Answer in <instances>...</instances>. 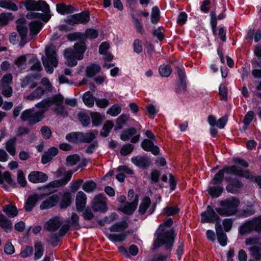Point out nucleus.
<instances>
[{
  "label": "nucleus",
  "mask_w": 261,
  "mask_h": 261,
  "mask_svg": "<svg viewBox=\"0 0 261 261\" xmlns=\"http://www.w3.org/2000/svg\"><path fill=\"white\" fill-rule=\"evenodd\" d=\"M28 178L33 183L43 182L47 180L48 176L42 172L34 171L30 173Z\"/></svg>",
  "instance_id": "aec40b11"
},
{
  "label": "nucleus",
  "mask_w": 261,
  "mask_h": 261,
  "mask_svg": "<svg viewBox=\"0 0 261 261\" xmlns=\"http://www.w3.org/2000/svg\"><path fill=\"white\" fill-rule=\"evenodd\" d=\"M98 32L96 30L89 29H87L85 32V36L89 39H95L98 36Z\"/></svg>",
  "instance_id": "338daca9"
},
{
  "label": "nucleus",
  "mask_w": 261,
  "mask_h": 261,
  "mask_svg": "<svg viewBox=\"0 0 261 261\" xmlns=\"http://www.w3.org/2000/svg\"><path fill=\"white\" fill-rule=\"evenodd\" d=\"M89 21V17H70L65 20V22L70 26L76 24H86Z\"/></svg>",
  "instance_id": "72a5a7b5"
},
{
  "label": "nucleus",
  "mask_w": 261,
  "mask_h": 261,
  "mask_svg": "<svg viewBox=\"0 0 261 261\" xmlns=\"http://www.w3.org/2000/svg\"><path fill=\"white\" fill-rule=\"evenodd\" d=\"M251 256L258 260L261 258V242L259 246H252L249 248Z\"/></svg>",
  "instance_id": "f704fd0d"
},
{
  "label": "nucleus",
  "mask_w": 261,
  "mask_h": 261,
  "mask_svg": "<svg viewBox=\"0 0 261 261\" xmlns=\"http://www.w3.org/2000/svg\"><path fill=\"white\" fill-rule=\"evenodd\" d=\"M12 79V74L7 73L5 74L0 81V90L5 97H10L12 95L13 89L11 86Z\"/></svg>",
  "instance_id": "9b49d317"
},
{
  "label": "nucleus",
  "mask_w": 261,
  "mask_h": 261,
  "mask_svg": "<svg viewBox=\"0 0 261 261\" xmlns=\"http://www.w3.org/2000/svg\"><path fill=\"white\" fill-rule=\"evenodd\" d=\"M4 252L6 254L8 255L12 254L15 252V248L12 244L8 242L4 246Z\"/></svg>",
  "instance_id": "69168bd1"
},
{
  "label": "nucleus",
  "mask_w": 261,
  "mask_h": 261,
  "mask_svg": "<svg viewBox=\"0 0 261 261\" xmlns=\"http://www.w3.org/2000/svg\"><path fill=\"white\" fill-rule=\"evenodd\" d=\"M91 117L93 125L96 126L99 125L103 119V117L97 112H92Z\"/></svg>",
  "instance_id": "de8ad7c7"
},
{
  "label": "nucleus",
  "mask_w": 261,
  "mask_h": 261,
  "mask_svg": "<svg viewBox=\"0 0 261 261\" xmlns=\"http://www.w3.org/2000/svg\"><path fill=\"white\" fill-rule=\"evenodd\" d=\"M132 161L136 166L142 168L148 167L150 163L148 158L141 156L133 157Z\"/></svg>",
  "instance_id": "393cba45"
},
{
  "label": "nucleus",
  "mask_w": 261,
  "mask_h": 261,
  "mask_svg": "<svg viewBox=\"0 0 261 261\" xmlns=\"http://www.w3.org/2000/svg\"><path fill=\"white\" fill-rule=\"evenodd\" d=\"M78 118L83 126H88L90 122V118L88 115L83 112L78 114Z\"/></svg>",
  "instance_id": "6e6d98bb"
},
{
  "label": "nucleus",
  "mask_w": 261,
  "mask_h": 261,
  "mask_svg": "<svg viewBox=\"0 0 261 261\" xmlns=\"http://www.w3.org/2000/svg\"><path fill=\"white\" fill-rule=\"evenodd\" d=\"M80 161V156L76 154L68 155L66 158V164L69 166H73Z\"/></svg>",
  "instance_id": "603ef678"
},
{
  "label": "nucleus",
  "mask_w": 261,
  "mask_h": 261,
  "mask_svg": "<svg viewBox=\"0 0 261 261\" xmlns=\"http://www.w3.org/2000/svg\"><path fill=\"white\" fill-rule=\"evenodd\" d=\"M44 92L45 90L43 87H38L30 94L24 96V98L29 100L40 99L44 95Z\"/></svg>",
  "instance_id": "bb28decb"
},
{
  "label": "nucleus",
  "mask_w": 261,
  "mask_h": 261,
  "mask_svg": "<svg viewBox=\"0 0 261 261\" xmlns=\"http://www.w3.org/2000/svg\"><path fill=\"white\" fill-rule=\"evenodd\" d=\"M113 127L114 123L112 121H107L103 126L102 129L100 132V135L103 137L108 136Z\"/></svg>",
  "instance_id": "ea45409f"
},
{
  "label": "nucleus",
  "mask_w": 261,
  "mask_h": 261,
  "mask_svg": "<svg viewBox=\"0 0 261 261\" xmlns=\"http://www.w3.org/2000/svg\"><path fill=\"white\" fill-rule=\"evenodd\" d=\"M86 46L84 42L75 43L73 48H67L64 50V56L66 59V64L71 67L77 65V60L83 59Z\"/></svg>",
  "instance_id": "f03ea898"
},
{
  "label": "nucleus",
  "mask_w": 261,
  "mask_h": 261,
  "mask_svg": "<svg viewBox=\"0 0 261 261\" xmlns=\"http://www.w3.org/2000/svg\"><path fill=\"white\" fill-rule=\"evenodd\" d=\"M35 259L40 258L43 255L44 250L40 242H36L35 244Z\"/></svg>",
  "instance_id": "09e8293b"
},
{
  "label": "nucleus",
  "mask_w": 261,
  "mask_h": 261,
  "mask_svg": "<svg viewBox=\"0 0 261 261\" xmlns=\"http://www.w3.org/2000/svg\"><path fill=\"white\" fill-rule=\"evenodd\" d=\"M137 133V129L134 127H130L122 132L120 135V139L123 141H127Z\"/></svg>",
  "instance_id": "e433bc0d"
},
{
  "label": "nucleus",
  "mask_w": 261,
  "mask_h": 261,
  "mask_svg": "<svg viewBox=\"0 0 261 261\" xmlns=\"http://www.w3.org/2000/svg\"><path fill=\"white\" fill-rule=\"evenodd\" d=\"M50 6L44 0H30V13L20 16H52Z\"/></svg>",
  "instance_id": "7ed1b4c3"
},
{
  "label": "nucleus",
  "mask_w": 261,
  "mask_h": 261,
  "mask_svg": "<svg viewBox=\"0 0 261 261\" xmlns=\"http://www.w3.org/2000/svg\"><path fill=\"white\" fill-rule=\"evenodd\" d=\"M29 63L32 64L31 67V70L39 71L42 68L40 62L34 56L30 60Z\"/></svg>",
  "instance_id": "5fc2aeb1"
},
{
  "label": "nucleus",
  "mask_w": 261,
  "mask_h": 261,
  "mask_svg": "<svg viewBox=\"0 0 261 261\" xmlns=\"http://www.w3.org/2000/svg\"><path fill=\"white\" fill-rule=\"evenodd\" d=\"M0 226L6 232H9L12 228V223L4 215H0Z\"/></svg>",
  "instance_id": "79ce46f5"
},
{
  "label": "nucleus",
  "mask_w": 261,
  "mask_h": 261,
  "mask_svg": "<svg viewBox=\"0 0 261 261\" xmlns=\"http://www.w3.org/2000/svg\"><path fill=\"white\" fill-rule=\"evenodd\" d=\"M4 212L9 217L13 218L18 214L17 210L15 206L12 205H6L3 207Z\"/></svg>",
  "instance_id": "37998d69"
},
{
  "label": "nucleus",
  "mask_w": 261,
  "mask_h": 261,
  "mask_svg": "<svg viewBox=\"0 0 261 261\" xmlns=\"http://www.w3.org/2000/svg\"><path fill=\"white\" fill-rule=\"evenodd\" d=\"M17 138L13 137L9 139L6 142L5 148L7 151L12 156L16 154V146Z\"/></svg>",
  "instance_id": "7c9ffc66"
},
{
  "label": "nucleus",
  "mask_w": 261,
  "mask_h": 261,
  "mask_svg": "<svg viewBox=\"0 0 261 261\" xmlns=\"http://www.w3.org/2000/svg\"><path fill=\"white\" fill-rule=\"evenodd\" d=\"M101 68L96 64H92L86 67V75L88 77H92L100 72Z\"/></svg>",
  "instance_id": "473e14b6"
},
{
  "label": "nucleus",
  "mask_w": 261,
  "mask_h": 261,
  "mask_svg": "<svg viewBox=\"0 0 261 261\" xmlns=\"http://www.w3.org/2000/svg\"><path fill=\"white\" fill-rule=\"evenodd\" d=\"M30 27V36L32 38L38 34L43 27L41 20L32 21L29 23Z\"/></svg>",
  "instance_id": "b1692460"
},
{
  "label": "nucleus",
  "mask_w": 261,
  "mask_h": 261,
  "mask_svg": "<svg viewBox=\"0 0 261 261\" xmlns=\"http://www.w3.org/2000/svg\"><path fill=\"white\" fill-rule=\"evenodd\" d=\"M39 199V196L37 194L31 195L28 196L24 206L27 211H31Z\"/></svg>",
  "instance_id": "c756f323"
},
{
  "label": "nucleus",
  "mask_w": 261,
  "mask_h": 261,
  "mask_svg": "<svg viewBox=\"0 0 261 261\" xmlns=\"http://www.w3.org/2000/svg\"><path fill=\"white\" fill-rule=\"evenodd\" d=\"M40 131L45 139H48L51 137V131L48 127L46 126H42Z\"/></svg>",
  "instance_id": "774afa93"
},
{
  "label": "nucleus",
  "mask_w": 261,
  "mask_h": 261,
  "mask_svg": "<svg viewBox=\"0 0 261 261\" xmlns=\"http://www.w3.org/2000/svg\"><path fill=\"white\" fill-rule=\"evenodd\" d=\"M243 186V184L239 179L235 178L226 187V190L231 193H236Z\"/></svg>",
  "instance_id": "c85d7f7f"
},
{
  "label": "nucleus",
  "mask_w": 261,
  "mask_h": 261,
  "mask_svg": "<svg viewBox=\"0 0 261 261\" xmlns=\"http://www.w3.org/2000/svg\"><path fill=\"white\" fill-rule=\"evenodd\" d=\"M129 119V115L126 114H122L117 119V123L119 128H121L122 125L124 124Z\"/></svg>",
  "instance_id": "680f3d73"
},
{
  "label": "nucleus",
  "mask_w": 261,
  "mask_h": 261,
  "mask_svg": "<svg viewBox=\"0 0 261 261\" xmlns=\"http://www.w3.org/2000/svg\"><path fill=\"white\" fill-rule=\"evenodd\" d=\"M128 223L126 220H123L120 222L116 223L110 227V230L111 232H122L128 228Z\"/></svg>",
  "instance_id": "2f4dec72"
},
{
  "label": "nucleus",
  "mask_w": 261,
  "mask_h": 261,
  "mask_svg": "<svg viewBox=\"0 0 261 261\" xmlns=\"http://www.w3.org/2000/svg\"><path fill=\"white\" fill-rule=\"evenodd\" d=\"M225 172L228 174H233L239 175L249 180L253 179V174L249 171L243 170L241 167L237 165H234L232 166H226L223 169L219 170L213 178L212 183L216 185L221 184L223 181Z\"/></svg>",
  "instance_id": "f257e3e1"
},
{
  "label": "nucleus",
  "mask_w": 261,
  "mask_h": 261,
  "mask_svg": "<svg viewBox=\"0 0 261 261\" xmlns=\"http://www.w3.org/2000/svg\"><path fill=\"white\" fill-rule=\"evenodd\" d=\"M57 13L61 15H71L75 12L79 11V8L76 5L67 4L64 2L58 3L56 5Z\"/></svg>",
  "instance_id": "4468645a"
},
{
  "label": "nucleus",
  "mask_w": 261,
  "mask_h": 261,
  "mask_svg": "<svg viewBox=\"0 0 261 261\" xmlns=\"http://www.w3.org/2000/svg\"><path fill=\"white\" fill-rule=\"evenodd\" d=\"M134 149V145L128 143L122 146L120 150V153L123 155H126L130 153L133 151Z\"/></svg>",
  "instance_id": "13d9d810"
},
{
  "label": "nucleus",
  "mask_w": 261,
  "mask_h": 261,
  "mask_svg": "<svg viewBox=\"0 0 261 261\" xmlns=\"http://www.w3.org/2000/svg\"><path fill=\"white\" fill-rule=\"evenodd\" d=\"M97 188L96 184L92 180H88L82 185V189L87 193L93 192Z\"/></svg>",
  "instance_id": "c03bdc74"
},
{
  "label": "nucleus",
  "mask_w": 261,
  "mask_h": 261,
  "mask_svg": "<svg viewBox=\"0 0 261 261\" xmlns=\"http://www.w3.org/2000/svg\"><path fill=\"white\" fill-rule=\"evenodd\" d=\"M71 196L69 192H65L63 194L60 202V207L62 208H67L71 202Z\"/></svg>",
  "instance_id": "a19ab883"
},
{
  "label": "nucleus",
  "mask_w": 261,
  "mask_h": 261,
  "mask_svg": "<svg viewBox=\"0 0 261 261\" xmlns=\"http://www.w3.org/2000/svg\"><path fill=\"white\" fill-rule=\"evenodd\" d=\"M62 101H64V97L60 94H57L52 97L44 99L37 103L35 106L39 109H42L41 111H44V113L53 105H58Z\"/></svg>",
  "instance_id": "f8f14e48"
},
{
  "label": "nucleus",
  "mask_w": 261,
  "mask_h": 261,
  "mask_svg": "<svg viewBox=\"0 0 261 261\" xmlns=\"http://www.w3.org/2000/svg\"><path fill=\"white\" fill-rule=\"evenodd\" d=\"M121 107L117 105H114L108 110L107 114L112 116H116L121 113Z\"/></svg>",
  "instance_id": "4d7b16f0"
},
{
  "label": "nucleus",
  "mask_w": 261,
  "mask_h": 261,
  "mask_svg": "<svg viewBox=\"0 0 261 261\" xmlns=\"http://www.w3.org/2000/svg\"><path fill=\"white\" fill-rule=\"evenodd\" d=\"M174 231L172 229L160 234L156 238L154 241V247L155 248H159L162 245L165 244L166 245V250L170 251L174 242Z\"/></svg>",
  "instance_id": "1a4fd4ad"
},
{
  "label": "nucleus",
  "mask_w": 261,
  "mask_h": 261,
  "mask_svg": "<svg viewBox=\"0 0 261 261\" xmlns=\"http://www.w3.org/2000/svg\"><path fill=\"white\" fill-rule=\"evenodd\" d=\"M126 238V234L125 232H121L119 234H109L108 238L112 241L115 242H122L125 240Z\"/></svg>",
  "instance_id": "a18cd8bd"
},
{
  "label": "nucleus",
  "mask_w": 261,
  "mask_h": 261,
  "mask_svg": "<svg viewBox=\"0 0 261 261\" xmlns=\"http://www.w3.org/2000/svg\"><path fill=\"white\" fill-rule=\"evenodd\" d=\"M141 146L146 151H150L154 155L160 153L159 148L154 144L153 140L145 139L141 143Z\"/></svg>",
  "instance_id": "f3484780"
},
{
  "label": "nucleus",
  "mask_w": 261,
  "mask_h": 261,
  "mask_svg": "<svg viewBox=\"0 0 261 261\" xmlns=\"http://www.w3.org/2000/svg\"><path fill=\"white\" fill-rule=\"evenodd\" d=\"M60 218L54 217L48 220L44 224V228L48 231H57L62 225Z\"/></svg>",
  "instance_id": "6ab92c4d"
},
{
  "label": "nucleus",
  "mask_w": 261,
  "mask_h": 261,
  "mask_svg": "<svg viewBox=\"0 0 261 261\" xmlns=\"http://www.w3.org/2000/svg\"><path fill=\"white\" fill-rule=\"evenodd\" d=\"M17 182L21 187L26 186L27 181L25 178L24 173L22 171L18 170L17 172Z\"/></svg>",
  "instance_id": "bf43d9fd"
},
{
  "label": "nucleus",
  "mask_w": 261,
  "mask_h": 261,
  "mask_svg": "<svg viewBox=\"0 0 261 261\" xmlns=\"http://www.w3.org/2000/svg\"><path fill=\"white\" fill-rule=\"evenodd\" d=\"M208 193L213 198L218 197L223 192V188L222 186L218 185L217 186H212L208 189Z\"/></svg>",
  "instance_id": "4c0bfd02"
},
{
  "label": "nucleus",
  "mask_w": 261,
  "mask_h": 261,
  "mask_svg": "<svg viewBox=\"0 0 261 261\" xmlns=\"http://www.w3.org/2000/svg\"><path fill=\"white\" fill-rule=\"evenodd\" d=\"M58 152V150L56 147H51L47 151L45 152L41 158V162L45 164L50 162L53 158L56 156Z\"/></svg>",
  "instance_id": "a878e982"
},
{
  "label": "nucleus",
  "mask_w": 261,
  "mask_h": 261,
  "mask_svg": "<svg viewBox=\"0 0 261 261\" xmlns=\"http://www.w3.org/2000/svg\"><path fill=\"white\" fill-rule=\"evenodd\" d=\"M44 111L28 109L22 112L20 118L23 121H28L30 124H35L44 118Z\"/></svg>",
  "instance_id": "6e6552de"
},
{
  "label": "nucleus",
  "mask_w": 261,
  "mask_h": 261,
  "mask_svg": "<svg viewBox=\"0 0 261 261\" xmlns=\"http://www.w3.org/2000/svg\"><path fill=\"white\" fill-rule=\"evenodd\" d=\"M139 197L135 195V199L130 203H127L124 206L119 208V210L127 215L132 214L137 208L138 203Z\"/></svg>",
  "instance_id": "412c9836"
},
{
  "label": "nucleus",
  "mask_w": 261,
  "mask_h": 261,
  "mask_svg": "<svg viewBox=\"0 0 261 261\" xmlns=\"http://www.w3.org/2000/svg\"><path fill=\"white\" fill-rule=\"evenodd\" d=\"M215 229L218 240L221 245L224 246L227 244V238L224 232L220 222H217L215 225Z\"/></svg>",
  "instance_id": "4be33fe9"
},
{
  "label": "nucleus",
  "mask_w": 261,
  "mask_h": 261,
  "mask_svg": "<svg viewBox=\"0 0 261 261\" xmlns=\"http://www.w3.org/2000/svg\"><path fill=\"white\" fill-rule=\"evenodd\" d=\"M84 103L89 107H92L94 105V100L92 94L90 92H86L83 97Z\"/></svg>",
  "instance_id": "49530a36"
},
{
  "label": "nucleus",
  "mask_w": 261,
  "mask_h": 261,
  "mask_svg": "<svg viewBox=\"0 0 261 261\" xmlns=\"http://www.w3.org/2000/svg\"><path fill=\"white\" fill-rule=\"evenodd\" d=\"M42 61L46 71L49 73H52L54 67H56L58 64L56 52L54 46L46 47L45 56L42 57Z\"/></svg>",
  "instance_id": "423d86ee"
},
{
  "label": "nucleus",
  "mask_w": 261,
  "mask_h": 261,
  "mask_svg": "<svg viewBox=\"0 0 261 261\" xmlns=\"http://www.w3.org/2000/svg\"><path fill=\"white\" fill-rule=\"evenodd\" d=\"M176 69H177V75H178V77L181 82V88L184 91H186V83H185L186 75H185L184 70L178 67H176Z\"/></svg>",
  "instance_id": "864d4df0"
},
{
  "label": "nucleus",
  "mask_w": 261,
  "mask_h": 261,
  "mask_svg": "<svg viewBox=\"0 0 261 261\" xmlns=\"http://www.w3.org/2000/svg\"><path fill=\"white\" fill-rule=\"evenodd\" d=\"M254 229L258 232H261V216L252 219Z\"/></svg>",
  "instance_id": "0e129e2a"
},
{
  "label": "nucleus",
  "mask_w": 261,
  "mask_h": 261,
  "mask_svg": "<svg viewBox=\"0 0 261 261\" xmlns=\"http://www.w3.org/2000/svg\"><path fill=\"white\" fill-rule=\"evenodd\" d=\"M91 207L95 212H106L108 210L107 197L103 194L95 195L92 200Z\"/></svg>",
  "instance_id": "ddd939ff"
},
{
  "label": "nucleus",
  "mask_w": 261,
  "mask_h": 261,
  "mask_svg": "<svg viewBox=\"0 0 261 261\" xmlns=\"http://www.w3.org/2000/svg\"><path fill=\"white\" fill-rule=\"evenodd\" d=\"M159 73L162 76L168 77L172 72L171 66L169 65H162L159 67Z\"/></svg>",
  "instance_id": "8fccbe9b"
},
{
  "label": "nucleus",
  "mask_w": 261,
  "mask_h": 261,
  "mask_svg": "<svg viewBox=\"0 0 261 261\" xmlns=\"http://www.w3.org/2000/svg\"><path fill=\"white\" fill-rule=\"evenodd\" d=\"M63 101L58 105H55L53 110L57 115L65 118L68 116V113L65 106L63 105Z\"/></svg>",
  "instance_id": "58836bf2"
},
{
  "label": "nucleus",
  "mask_w": 261,
  "mask_h": 261,
  "mask_svg": "<svg viewBox=\"0 0 261 261\" xmlns=\"http://www.w3.org/2000/svg\"><path fill=\"white\" fill-rule=\"evenodd\" d=\"M201 222L202 223H212L214 221L220 222V217L216 213L215 211L208 205L206 210L202 213L201 215Z\"/></svg>",
  "instance_id": "dca6fc26"
},
{
  "label": "nucleus",
  "mask_w": 261,
  "mask_h": 261,
  "mask_svg": "<svg viewBox=\"0 0 261 261\" xmlns=\"http://www.w3.org/2000/svg\"><path fill=\"white\" fill-rule=\"evenodd\" d=\"M151 204V200L148 196H145L142 199L139 207L138 212L140 214L144 215L146 212L149 206Z\"/></svg>",
  "instance_id": "c9c22d12"
},
{
  "label": "nucleus",
  "mask_w": 261,
  "mask_h": 261,
  "mask_svg": "<svg viewBox=\"0 0 261 261\" xmlns=\"http://www.w3.org/2000/svg\"><path fill=\"white\" fill-rule=\"evenodd\" d=\"M54 174L55 177L57 178H60L63 175H65V176L62 179L55 180L50 182L44 187V189H49V190L50 191L51 189L65 186L71 179L73 172L71 171H69L65 173L63 169L59 168Z\"/></svg>",
  "instance_id": "0eeeda50"
},
{
  "label": "nucleus",
  "mask_w": 261,
  "mask_h": 261,
  "mask_svg": "<svg viewBox=\"0 0 261 261\" xmlns=\"http://www.w3.org/2000/svg\"><path fill=\"white\" fill-rule=\"evenodd\" d=\"M76 207L77 211L82 212L86 204L87 196L82 191H79L76 196Z\"/></svg>",
  "instance_id": "5701e85b"
},
{
  "label": "nucleus",
  "mask_w": 261,
  "mask_h": 261,
  "mask_svg": "<svg viewBox=\"0 0 261 261\" xmlns=\"http://www.w3.org/2000/svg\"><path fill=\"white\" fill-rule=\"evenodd\" d=\"M80 132H76L74 133L69 134L66 135V138L67 140L72 142H80Z\"/></svg>",
  "instance_id": "052dcab7"
},
{
  "label": "nucleus",
  "mask_w": 261,
  "mask_h": 261,
  "mask_svg": "<svg viewBox=\"0 0 261 261\" xmlns=\"http://www.w3.org/2000/svg\"><path fill=\"white\" fill-rule=\"evenodd\" d=\"M164 214L168 216H171L178 213L179 210L175 207H166L164 208Z\"/></svg>",
  "instance_id": "e2e57ef3"
},
{
  "label": "nucleus",
  "mask_w": 261,
  "mask_h": 261,
  "mask_svg": "<svg viewBox=\"0 0 261 261\" xmlns=\"http://www.w3.org/2000/svg\"><path fill=\"white\" fill-rule=\"evenodd\" d=\"M97 134V130H93L86 133L80 132L79 135L80 136V142L90 143L95 138Z\"/></svg>",
  "instance_id": "cd10ccee"
},
{
  "label": "nucleus",
  "mask_w": 261,
  "mask_h": 261,
  "mask_svg": "<svg viewBox=\"0 0 261 261\" xmlns=\"http://www.w3.org/2000/svg\"><path fill=\"white\" fill-rule=\"evenodd\" d=\"M59 199V196L57 194H53L41 202L40 208L41 210L50 208L55 206L58 203Z\"/></svg>",
  "instance_id": "a211bd4d"
},
{
  "label": "nucleus",
  "mask_w": 261,
  "mask_h": 261,
  "mask_svg": "<svg viewBox=\"0 0 261 261\" xmlns=\"http://www.w3.org/2000/svg\"><path fill=\"white\" fill-rule=\"evenodd\" d=\"M254 229V224L252 219L246 222L240 229L241 234H244L250 232L252 229Z\"/></svg>",
  "instance_id": "3c124183"
},
{
  "label": "nucleus",
  "mask_w": 261,
  "mask_h": 261,
  "mask_svg": "<svg viewBox=\"0 0 261 261\" xmlns=\"http://www.w3.org/2000/svg\"><path fill=\"white\" fill-rule=\"evenodd\" d=\"M0 7L13 12L25 10L30 13V0H0Z\"/></svg>",
  "instance_id": "39448f33"
},
{
  "label": "nucleus",
  "mask_w": 261,
  "mask_h": 261,
  "mask_svg": "<svg viewBox=\"0 0 261 261\" xmlns=\"http://www.w3.org/2000/svg\"><path fill=\"white\" fill-rule=\"evenodd\" d=\"M220 8L216 7L215 2H212L211 0H204L200 6V10L204 13H210V16H226L225 12H220Z\"/></svg>",
  "instance_id": "9d476101"
},
{
  "label": "nucleus",
  "mask_w": 261,
  "mask_h": 261,
  "mask_svg": "<svg viewBox=\"0 0 261 261\" xmlns=\"http://www.w3.org/2000/svg\"><path fill=\"white\" fill-rule=\"evenodd\" d=\"M238 198L231 197L219 202L220 207L215 208L219 215L221 216H230L237 213L240 204Z\"/></svg>",
  "instance_id": "20e7f679"
},
{
  "label": "nucleus",
  "mask_w": 261,
  "mask_h": 261,
  "mask_svg": "<svg viewBox=\"0 0 261 261\" xmlns=\"http://www.w3.org/2000/svg\"><path fill=\"white\" fill-rule=\"evenodd\" d=\"M16 29L21 37V43L23 46L26 42V37L28 33V23L25 17H20L16 22Z\"/></svg>",
  "instance_id": "2eb2a0df"
}]
</instances>
